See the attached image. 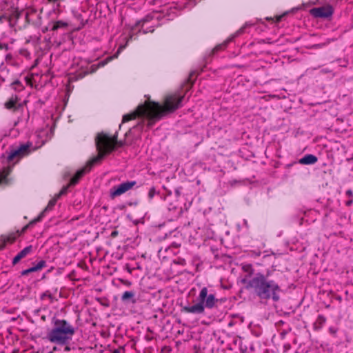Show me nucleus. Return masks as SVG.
I'll use <instances>...</instances> for the list:
<instances>
[{"mask_svg": "<svg viewBox=\"0 0 353 353\" xmlns=\"http://www.w3.org/2000/svg\"><path fill=\"white\" fill-rule=\"evenodd\" d=\"M157 194V191L154 187H152L150 188L148 192V198L151 200L153 199L154 195Z\"/></svg>", "mask_w": 353, "mask_h": 353, "instance_id": "nucleus-25", "label": "nucleus"}, {"mask_svg": "<svg viewBox=\"0 0 353 353\" xmlns=\"http://www.w3.org/2000/svg\"><path fill=\"white\" fill-rule=\"evenodd\" d=\"M16 240V235L10 234L9 235H0V250L4 249L8 243L12 244Z\"/></svg>", "mask_w": 353, "mask_h": 353, "instance_id": "nucleus-14", "label": "nucleus"}, {"mask_svg": "<svg viewBox=\"0 0 353 353\" xmlns=\"http://www.w3.org/2000/svg\"><path fill=\"white\" fill-rule=\"evenodd\" d=\"M121 299L124 303H130L134 304L137 302L135 293L133 291H125L122 294Z\"/></svg>", "mask_w": 353, "mask_h": 353, "instance_id": "nucleus-16", "label": "nucleus"}, {"mask_svg": "<svg viewBox=\"0 0 353 353\" xmlns=\"http://www.w3.org/2000/svg\"><path fill=\"white\" fill-rule=\"evenodd\" d=\"M19 16L20 12L16 10H12L9 12H4L0 14V23L7 21L9 23L10 26H14Z\"/></svg>", "mask_w": 353, "mask_h": 353, "instance_id": "nucleus-11", "label": "nucleus"}, {"mask_svg": "<svg viewBox=\"0 0 353 353\" xmlns=\"http://www.w3.org/2000/svg\"><path fill=\"white\" fill-rule=\"evenodd\" d=\"M124 48H125V46H121L119 48V49H118V50H117V54L120 53V52H121V51Z\"/></svg>", "mask_w": 353, "mask_h": 353, "instance_id": "nucleus-35", "label": "nucleus"}, {"mask_svg": "<svg viewBox=\"0 0 353 353\" xmlns=\"http://www.w3.org/2000/svg\"><path fill=\"white\" fill-rule=\"evenodd\" d=\"M31 148H32V143L28 142L26 143L21 144L16 148H13L8 154V161H12L14 160L19 159L21 157L28 155L31 152Z\"/></svg>", "mask_w": 353, "mask_h": 353, "instance_id": "nucleus-6", "label": "nucleus"}, {"mask_svg": "<svg viewBox=\"0 0 353 353\" xmlns=\"http://www.w3.org/2000/svg\"><path fill=\"white\" fill-rule=\"evenodd\" d=\"M241 282L261 301L272 299L277 302L280 299L281 288L277 281L269 278V272L266 274L257 272L250 279H243Z\"/></svg>", "mask_w": 353, "mask_h": 353, "instance_id": "nucleus-2", "label": "nucleus"}, {"mask_svg": "<svg viewBox=\"0 0 353 353\" xmlns=\"http://www.w3.org/2000/svg\"><path fill=\"white\" fill-rule=\"evenodd\" d=\"M122 283L126 285H131V282L129 281H127V280H121Z\"/></svg>", "mask_w": 353, "mask_h": 353, "instance_id": "nucleus-34", "label": "nucleus"}, {"mask_svg": "<svg viewBox=\"0 0 353 353\" xmlns=\"http://www.w3.org/2000/svg\"><path fill=\"white\" fill-rule=\"evenodd\" d=\"M64 351L69 352L70 350V347L68 345H65Z\"/></svg>", "mask_w": 353, "mask_h": 353, "instance_id": "nucleus-36", "label": "nucleus"}, {"mask_svg": "<svg viewBox=\"0 0 353 353\" xmlns=\"http://www.w3.org/2000/svg\"><path fill=\"white\" fill-rule=\"evenodd\" d=\"M112 353H121V349H115Z\"/></svg>", "mask_w": 353, "mask_h": 353, "instance_id": "nucleus-37", "label": "nucleus"}, {"mask_svg": "<svg viewBox=\"0 0 353 353\" xmlns=\"http://www.w3.org/2000/svg\"><path fill=\"white\" fill-rule=\"evenodd\" d=\"M17 101L12 99H10L5 103V106L8 110H15L17 109Z\"/></svg>", "mask_w": 353, "mask_h": 353, "instance_id": "nucleus-23", "label": "nucleus"}, {"mask_svg": "<svg viewBox=\"0 0 353 353\" xmlns=\"http://www.w3.org/2000/svg\"><path fill=\"white\" fill-rule=\"evenodd\" d=\"M68 26V23L63 21H57L53 26L52 30H57L59 28H63Z\"/></svg>", "mask_w": 353, "mask_h": 353, "instance_id": "nucleus-24", "label": "nucleus"}, {"mask_svg": "<svg viewBox=\"0 0 353 353\" xmlns=\"http://www.w3.org/2000/svg\"><path fill=\"white\" fill-rule=\"evenodd\" d=\"M345 194L349 198H353V192L352 190H347Z\"/></svg>", "mask_w": 353, "mask_h": 353, "instance_id": "nucleus-28", "label": "nucleus"}, {"mask_svg": "<svg viewBox=\"0 0 353 353\" xmlns=\"http://www.w3.org/2000/svg\"><path fill=\"white\" fill-rule=\"evenodd\" d=\"M208 288L203 287L197 297V303L193 305L185 306L182 310L187 313L201 314L204 313L205 307L212 309L216 307L219 299L213 294H208Z\"/></svg>", "mask_w": 353, "mask_h": 353, "instance_id": "nucleus-5", "label": "nucleus"}, {"mask_svg": "<svg viewBox=\"0 0 353 353\" xmlns=\"http://www.w3.org/2000/svg\"><path fill=\"white\" fill-rule=\"evenodd\" d=\"M58 350L57 347L54 346L52 349L54 352L57 351Z\"/></svg>", "mask_w": 353, "mask_h": 353, "instance_id": "nucleus-40", "label": "nucleus"}, {"mask_svg": "<svg viewBox=\"0 0 353 353\" xmlns=\"http://www.w3.org/2000/svg\"><path fill=\"white\" fill-rule=\"evenodd\" d=\"M112 59V57H109V58H108V60H110V59Z\"/></svg>", "mask_w": 353, "mask_h": 353, "instance_id": "nucleus-44", "label": "nucleus"}, {"mask_svg": "<svg viewBox=\"0 0 353 353\" xmlns=\"http://www.w3.org/2000/svg\"><path fill=\"white\" fill-rule=\"evenodd\" d=\"M326 322V318L323 315H319L315 323V327L321 329Z\"/></svg>", "mask_w": 353, "mask_h": 353, "instance_id": "nucleus-20", "label": "nucleus"}, {"mask_svg": "<svg viewBox=\"0 0 353 353\" xmlns=\"http://www.w3.org/2000/svg\"><path fill=\"white\" fill-rule=\"evenodd\" d=\"M81 170V169L79 170L76 172L75 175H74V176L71 179V180H70V181L69 185H66V186L63 187V188L61 190V191L59 192V193L57 195V198H59L61 196L67 193V192H68V187H69L70 185H76L77 183H78V182H79V181H77V183H74V184H73V183H72V180H73L74 178H76V177H77V173H78ZM81 177H82V176H81V177L78 179V181H79V180H80V179H81Z\"/></svg>", "mask_w": 353, "mask_h": 353, "instance_id": "nucleus-19", "label": "nucleus"}, {"mask_svg": "<svg viewBox=\"0 0 353 353\" xmlns=\"http://www.w3.org/2000/svg\"><path fill=\"white\" fill-rule=\"evenodd\" d=\"M136 181H125L119 184V185L114 186L110 189V195L112 199L119 196L128 190H131L135 185Z\"/></svg>", "mask_w": 353, "mask_h": 353, "instance_id": "nucleus-8", "label": "nucleus"}, {"mask_svg": "<svg viewBox=\"0 0 353 353\" xmlns=\"http://www.w3.org/2000/svg\"><path fill=\"white\" fill-rule=\"evenodd\" d=\"M256 256H260L261 252H254Z\"/></svg>", "mask_w": 353, "mask_h": 353, "instance_id": "nucleus-39", "label": "nucleus"}, {"mask_svg": "<svg viewBox=\"0 0 353 353\" xmlns=\"http://www.w3.org/2000/svg\"><path fill=\"white\" fill-rule=\"evenodd\" d=\"M353 203V198H350L349 200H347L346 202H345V205L347 206H350Z\"/></svg>", "mask_w": 353, "mask_h": 353, "instance_id": "nucleus-31", "label": "nucleus"}, {"mask_svg": "<svg viewBox=\"0 0 353 353\" xmlns=\"http://www.w3.org/2000/svg\"><path fill=\"white\" fill-rule=\"evenodd\" d=\"M46 266V261L41 260L39 262L37 263V265H34L33 267L23 270L21 272V274L22 276H26L31 272L39 271V270H41L42 268H45Z\"/></svg>", "mask_w": 353, "mask_h": 353, "instance_id": "nucleus-15", "label": "nucleus"}, {"mask_svg": "<svg viewBox=\"0 0 353 353\" xmlns=\"http://www.w3.org/2000/svg\"><path fill=\"white\" fill-rule=\"evenodd\" d=\"M254 23L251 22H246L239 30H238L232 38L224 41L223 43L216 46L214 49V52H218L219 50H223L227 47L228 43L232 40L235 37H238L245 32L248 28L252 26Z\"/></svg>", "mask_w": 353, "mask_h": 353, "instance_id": "nucleus-12", "label": "nucleus"}, {"mask_svg": "<svg viewBox=\"0 0 353 353\" xmlns=\"http://www.w3.org/2000/svg\"><path fill=\"white\" fill-rule=\"evenodd\" d=\"M12 88L16 91H21L23 89V85L19 80H15L11 83Z\"/></svg>", "mask_w": 353, "mask_h": 353, "instance_id": "nucleus-22", "label": "nucleus"}, {"mask_svg": "<svg viewBox=\"0 0 353 353\" xmlns=\"http://www.w3.org/2000/svg\"><path fill=\"white\" fill-rule=\"evenodd\" d=\"M242 270L244 272L247 273V275L245 276L244 279H246L248 280H249L248 278H250V279L252 277V276H254L255 274H254V269L251 264L243 265Z\"/></svg>", "mask_w": 353, "mask_h": 353, "instance_id": "nucleus-18", "label": "nucleus"}, {"mask_svg": "<svg viewBox=\"0 0 353 353\" xmlns=\"http://www.w3.org/2000/svg\"><path fill=\"white\" fill-rule=\"evenodd\" d=\"M8 172H6L3 171L0 174V185H8L9 183V179L8 178Z\"/></svg>", "mask_w": 353, "mask_h": 353, "instance_id": "nucleus-21", "label": "nucleus"}, {"mask_svg": "<svg viewBox=\"0 0 353 353\" xmlns=\"http://www.w3.org/2000/svg\"><path fill=\"white\" fill-rule=\"evenodd\" d=\"M285 349H290V345H285Z\"/></svg>", "mask_w": 353, "mask_h": 353, "instance_id": "nucleus-38", "label": "nucleus"}, {"mask_svg": "<svg viewBox=\"0 0 353 353\" xmlns=\"http://www.w3.org/2000/svg\"><path fill=\"white\" fill-rule=\"evenodd\" d=\"M75 333L74 327L64 319H54L53 326L46 334V339L60 345H68Z\"/></svg>", "mask_w": 353, "mask_h": 353, "instance_id": "nucleus-4", "label": "nucleus"}, {"mask_svg": "<svg viewBox=\"0 0 353 353\" xmlns=\"http://www.w3.org/2000/svg\"><path fill=\"white\" fill-rule=\"evenodd\" d=\"M106 62H107V61H105V62L102 61V62H101V63H100V64H101V65H105V63Z\"/></svg>", "mask_w": 353, "mask_h": 353, "instance_id": "nucleus-41", "label": "nucleus"}, {"mask_svg": "<svg viewBox=\"0 0 353 353\" xmlns=\"http://www.w3.org/2000/svg\"><path fill=\"white\" fill-rule=\"evenodd\" d=\"M329 332H330V334L334 335L337 332V329L334 327H330L329 328Z\"/></svg>", "mask_w": 353, "mask_h": 353, "instance_id": "nucleus-27", "label": "nucleus"}, {"mask_svg": "<svg viewBox=\"0 0 353 353\" xmlns=\"http://www.w3.org/2000/svg\"><path fill=\"white\" fill-rule=\"evenodd\" d=\"M118 132L112 136L103 132L98 133L95 138V144L98 154L89 160L85 166L77 173V176L74 178L72 183H75L78 179L84 176L86 173L90 172L91 169L96 165L101 163L104 157L110 154L117 148H121L124 146L125 142L124 141H118Z\"/></svg>", "mask_w": 353, "mask_h": 353, "instance_id": "nucleus-3", "label": "nucleus"}, {"mask_svg": "<svg viewBox=\"0 0 353 353\" xmlns=\"http://www.w3.org/2000/svg\"><path fill=\"white\" fill-rule=\"evenodd\" d=\"M12 59V56L11 54H7L6 55V60L8 61H10L11 59Z\"/></svg>", "mask_w": 353, "mask_h": 353, "instance_id": "nucleus-32", "label": "nucleus"}, {"mask_svg": "<svg viewBox=\"0 0 353 353\" xmlns=\"http://www.w3.org/2000/svg\"><path fill=\"white\" fill-rule=\"evenodd\" d=\"M47 292H45L43 296H47Z\"/></svg>", "mask_w": 353, "mask_h": 353, "instance_id": "nucleus-42", "label": "nucleus"}, {"mask_svg": "<svg viewBox=\"0 0 353 353\" xmlns=\"http://www.w3.org/2000/svg\"><path fill=\"white\" fill-rule=\"evenodd\" d=\"M285 15V14H281V15H279V16H277L276 17V22L278 23L279 21H281L282 18Z\"/></svg>", "mask_w": 353, "mask_h": 353, "instance_id": "nucleus-30", "label": "nucleus"}, {"mask_svg": "<svg viewBox=\"0 0 353 353\" xmlns=\"http://www.w3.org/2000/svg\"><path fill=\"white\" fill-rule=\"evenodd\" d=\"M194 72L191 73L190 74V76H189L188 79V83L190 84V85H192L193 84V81L192 80V77L194 76Z\"/></svg>", "mask_w": 353, "mask_h": 353, "instance_id": "nucleus-29", "label": "nucleus"}, {"mask_svg": "<svg viewBox=\"0 0 353 353\" xmlns=\"http://www.w3.org/2000/svg\"><path fill=\"white\" fill-rule=\"evenodd\" d=\"M117 234H118V232L117 230H114L111 233V236L116 237L117 236Z\"/></svg>", "mask_w": 353, "mask_h": 353, "instance_id": "nucleus-33", "label": "nucleus"}, {"mask_svg": "<svg viewBox=\"0 0 353 353\" xmlns=\"http://www.w3.org/2000/svg\"><path fill=\"white\" fill-rule=\"evenodd\" d=\"M184 97L176 92L168 94L165 97L163 105L154 101L145 102L139 105L134 112L123 115L122 123L141 117L148 120V126L151 127L157 121L181 108Z\"/></svg>", "mask_w": 353, "mask_h": 353, "instance_id": "nucleus-1", "label": "nucleus"}, {"mask_svg": "<svg viewBox=\"0 0 353 353\" xmlns=\"http://www.w3.org/2000/svg\"><path fill=\"white\" fill-rule=\"evenodd\" d=\"M59 198L56 196L54 198L52 199L48 203L47 206L44 208V210L39 214V215L31 221L28 225L23 227L22 231H26L30 226H32L37 223V222H39L42 220V219L44 217L46 213L50 210H52V208L54 207L57 200Z\"/></svg>", "mask_w": 353, "mask_h": 353, "instance_id": "nucleus-9", "label": "nucleus"}, {"mask_svg": "<svg viewBox=\"0 0 353 353\" xmlns=\"http://www.w3.org/2000/svg\"><path fill=\"white\" fill-rule=\"evenodd\" d=\"M0 50H5L6 51H8L9 50V46L6 43H0Z\"/></svg>", "mask_w": 353, "mask_h": 353, "instance_id": "nucleus-26", "label": "nucleus"}, {"mask_svg": "<svg viewBox=\"0 0 353 353\" xmlns=\"http://www.w3.org/2000/svg\"><path fill=\"white\" fill-rule=\"evenodd\" d=\"M318 161L317 157L314 154H306L299 159V163L302 165H312Z\"/></svg>", "mask_w": 353, "mask_h": 353, "instance_id": "nucleus-17", "label": "nucleus"}, {"mask_svg": "<svg viewBox=\"0 0 353 353\" xmlns=\"http://www.w3.org/2000/svg\"><path fill=\"white\" fill-rule=\"evenodd\" d=\"M32 251V246L29 245L23 248L21 251H20L13 259L12 264L16 265L22 259L25 258L28 254L31 253Z\"/></svg>", "mask_w": 353, "mask_h": 353, "instance_id": "nucleus-13", "label": "nucleus"}, {"mask_svg": "<svg viewBox=\"0 0 353 353\" xmlns=\"http://www.w3.org/2000/svg\"><path fill=\"white\" fill-rule=\"evenodd\" d=\"M48 353H54V351L52 350V351L49 352Z\"/></svg>", "mask_w": 353, "mask_h": 353, "instance_id": "nucleus-43", "label": "nucleus"}, {"mask_svg": "<svg viewBox=\"0 0 353 353\" xmlns=\"http://www.w3.org/2000/svg\"><path fill=\"white\" fill-rule=\"evenodd\" d=\"M155 14H148L142 19L138 21L136 24V28H140L139 32L142 31L143 34L148 32H153L155 26Z\"/></svg>", "mask_w": 353, "mask_h": 353, "instance_id": "nucleus-7", "label": "nucleus"}, {"mask_svg": "<svg viewBox=\"0 0 353 353\" xmlns=\"http://www.w3.org/2000/svg\"><path fill=\"white\" fill-rule=\"evenodd\" d=\"M333 8L330 6L314 8L310 10V14L316 18H327L332 15Z\"/></svg>", "mask_w": 353, "mask_h": 353, "instance_id": "nucleus-10", "label": "nucleus"}]
</instances>
